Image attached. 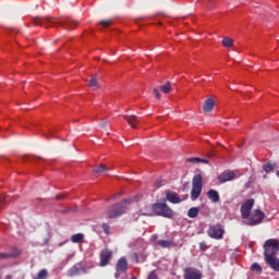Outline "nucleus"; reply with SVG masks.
I'll return each instance as SVG.
<instances>
[{"mask_svg":"<svg viewBox=\"0 0 279 279\" xmlns=\"http://www.w3.org/2000/svg\"><path fill=\"white\" fill-rule=\"evenodd\" d=\"M151 210L156 216L171 219L174 217V210L166 203H154Z\"/></svg>","mask_w":279,"mask_h":279,"instance_id":"f257e3e1","label":"nucleus"},{"mask_svg":"<svg viewBox=\"0 0 279 279\" xmlns=\"http://www.w3.org/2000/svg\"><path fill=\"white\" fill-rule=\"evenodd\" d=\"M126 213V199L111 205L107 208V216L109 219H116Z\"/></svg>","mask_w":279,"mask_h":279,"instance_id":"f03ea898","label":"nucleus"},{"mask_svg":"<svg viewBox=\"0 0 279 279\" xmlns=\"http://www.w3.org/2000/svg\"><path fill=\"white\" fill-rule=\"evenodd\" d=\"M203 192V175L195 174L192 179V190H191V199L193 202L197 201Z\"/></svg>","mask_w":279,"mask_h":279,"instance_id":"7ed1b4c3","label":"nucleus"},{"mask_svg":"<svg viewBox=\"0 0 279 279\" xmlns=\"http://www.w3.org/2000/svg\"><path fill=\"white\" fill-rule=\"evenodd\" d=\"M264 258L270 256H277L279 254V240L268 239L263 244Z\"/></svg>","mask_w":279,"mask_h":279,"instance_id":"20e7f679","label":"nucleus"},{"mask_svg":"<svg viewBox=\"0 0 279 279\" xmlns=\"http://www.w3.org/2000/svg\"><path fill=\"white\" fill-rule=\"evenodd\" d=\"M265 213L262 209H255L245 221L246 226L255 227L260 225L265 219Z\"/></svg>","mask_w":279,"mask_h":279,"instance_id":"39448f33","label":"nucleus"},{"mask_svg":"<svg viewBox=\"0 0 279 279\" xmlns=\"http://www.w3.org/2000/svg\"><path fill=\"white\" fill-rule=\"evenodd\" d=\"M207 233L211 239L221 240L225 235V228L220 223L210 225Z\"/></svg>","mask_w":279,"mask_h":279,"instance_id":"423d86ee","label":"nucleus"},{"mask_svg":"<svg viewBox=\"0 0 279 279\" xmlns=\"http://www.w3.org/2000/svg\"><path fill=\"white\" fill-rule=\"evenodd\" d=\"M254 205H255L254 198H248L241 205L242 219H248L251 217Z\"/></svg>","mask_w":279,"mask_h":279,"instance_id":"0eeeda50","label":"nucleus"},{"mask_svg":"<svg viewBox=\"0 0 279 279\" xmlns=\"http://www.w3.org/2000/svg\"><path fill=\"white\" fill-rule=\"evenodd\" d=\"M113 257V252L109 248H102L99 254V266L106 267L110 264L111 259Z\"/></svg>","mask_w":279,"mask_h":279,"instance_id":"6e6552de","label":"nucleus"},{"mask_svg":"<svg viewBox=\"0 0 279 279\" xmlns=\"http://www.w3.org/2000/svg\"><path fill=\"white\" fill-rule=\"evenodd\" d=\"M129 267V263L126 257H121L118 259L117 264H116V274L114 277L118 279L120 277V274L126 272Z\"/></svg>","mask_w":279,"mask_h":279,"instance_id":"1a4fd4ad","label":"nucleus"},{"mask_svg":"<svg viewBox=\"0 0 279 279\" xmlns=\"http://www.w3.org/2000/svg\"><path fill=\"white\" fill-rule=\"evenodd\" d=\"M236 179V173L232 170H225L218 175V181L220 183H227L234 181Z\"/></svg>","mask_w":279,"mask_h":279,"instance_id":"9d476101","label":"nucleus"},{"mask_svg":"<svg viewBox=\"0 0 279 279\" xmlns=\"http://www.w3.org/2000/svg\"><path fill=\"white\" fill-rule=\"evenodd\" d=\"M81 272L85 274L86 268L84 266H82L81 263H77L68 269L66 276L70 278H73V277L78 276Z\"/></svg>","mask_w":279,"mask_h":279,"instance_id":"9b49d317","label":"nucleus"},{"mask_svg":"<svg viewBox=\"0 0 279 279\" xmlns=\"http://www.w3.org/2000/svg\"><path fill=\"white\" fill-rule=\"evenodd\" d=\"M264 260L274 271L279 272V257L277 255L264 257Z\"/></svg>","mask_w":279,"mask_h":279,"instance_id":"f8f14e48","label":"nucleus"},{"mask_svg":"<svg viewBox=\"0 0 279 279\" xmlns=\"http://www.w3.org/2000/svg\"><path fill=\"white\" fill-rule=\"evenodd\" d=\"M35 26H44L46 28L50 27L53 24V21L49 17H35L33 20Z\"/></svg>","mask_w":279,"mask_h":279,"instance_id":"ddd939ff","label":"nucleus"},{"mask_svg":"<svg viewBox=\"0 0 279 279\" xmlns=\"http://www.w3.org/2000/svg\"><path fill=\"white\" fill-rule=\"evenodd\" d=\"M124 121H126V123L133 129L136 130L137 129V124H140V120L138 117L135 114H131V116H123L122 117Z\"/></svg>","mask_w":279,"mask_h":279,"instance_id":"4468645a","label":"nucleus"},{"mask_svg":"<svg viewBox=\"0 0 279 279\" xmlns=\"http://www.w3.org/2000/svg\"><path fill=\"white\" fill-rule=\"evenodd\" d=\"M184 279H202V274L192 268L184 269Z\"/></svg>","mask_w":279,"mask_h":279,"instance_id":"2eb2a0df","label":"nucleus"},{"mask_svg":"<svg viewBox=\"0 0 279 279\" xmlns=\"http://www.w3.org/2000/svg\"><path fill=\"white\" fill-rule=\"evenodd\" d=\"M166 198L169 203L174 204V205L180 204L182 202L179 194L175 192H171V191L166 193Z\"/></svg>","mask_w":279,"mask_h":279,"instance_id":"dca6fc26","label":"nucleus"},{"mask_svg":"<svg viewBox=\"0 0 279 279\" xmlns=\"http://www.w3.org/2000/svg\"><path fill=\"white\" fill-rule=\"evenodd\" d=\"M215 106H216V100L214 98H208L204 102L203 111L205 113H209L215 109Z\"/></svg>","mask_w":279,"mask_h":279,"instance_id":"f3484780","label":"nucleus"},{"mask_svg":"<svg viewBox=\"0 0 279 279\" xmlns=\"http://www.w3.org/2000/svg\"><path fill=\"white\" fill-rule=\"evenodd\" d=\"M58 24L62 27H66L69 29H73L77 26L76 21H72L71 19H64L58 22Z\"/></svg>","mask_w":279,"mask_h":279,"instance_id":"a211bd4d","label":"nucleus"},{"mask_svg":"<svg viewBox=\"0 0 279 279\" xmlns=\"http://www.w3.org/2000/svg\"><path fill=\"white\" fill-rule=\"evenodd\" d=\"M207 197L211 203H219L220 202V194L217 190L210 189L207 192Z\"/></svg>","mask_w":279,"mask_h":279,"instance_id":"6ab92c4d","label":"nucleus"},{"mask_svg":"<svg viewBox=\"0 0 279 279\" xmlns=\"http://www.w3.org/2000/svg\"><path fill=\"white\" fill-rule=\"evenodd\" d=\"M187 162L193 163V165H198V163H205L208 165L209 160L206 158H201V157H191L186 159Z\"/></svg>","mask_w":279,"mask_h":279,"instance_id":"aec40b11","label":"nucleus"},{"mask_svg":"<svg viewBox=\"0 0 279 279\" xmlns=\"http://www.w3.org/2000/svg\"><path fill=\"white\" fill-rule=\"evenodd\" d=\"M108 171H109V169L104 163H100L94 168V173H96V174H99V173L107 174Z\"/></svg>","mask_w":279,"mask_h":279,"instance_id":"412c9836","label":"nucleus"},{"mask_svg":"<svg viewBox=\"0 0 279 279\" xmlns=\"http://www.w3.org/2000/svg\"><path fill=\"white\" fill-rule=\"evenodd\" d=\"M221 44L225 48L231 49L234 46V39L231 37H223Z\"/></svg>","mask_w":279,"mask_h":279,"instance_id":"4be33fe9","label":"nucleus"},{"mask_svg":"<svg viewBox=\"0 0 279 279\" xmlns=\"http://www.w3.org/2000/svg\"><path fill=\"white\" fill-rule=\"evenodd\" d=\"M198 215H199V208L198 207H191L187 210V217L191 218V219L197 218Z\"/></svg>","mask_w":279,"mask_h":279,"instance_id":"5701e85b","label":"nucleus"},{"mask_svg":"<svg viewBox=\"0 0 279 279\" xmlns=\"http://www.w3.org/2000/svg\"><path fill=\"white\" fill-rule=\"evenodd\" d=\"M84 233H74L71 235V242L74 244L81 243L84 240Z\"/></svg>","mask_w":279,"mask_h":279,"instance_id":"b1692460","label":"nucleus"},{"mask_svg":"<svg viewBox=\"0 0 279 279\" xmlns=\"http://www.w3.org/2000/svg\"><path fill=\"white\" fill-rule=\"evenodd\" d=\"M88 87L94 88V90L100 89V85L97 77H92L88 82Z\"/></svg>","mask_w":279,"mask_h":279,"instance_id":"393cba45","label":"nucleus"},{"mask_svg":"<svg viewBox=\"0 0 279 279\" xmlns=\"http://www.w3.org/2000/svg\"><path fill=\"white\" fill-rule=\"evenodd\" d=\"M17 256H19V254L0 252V260L15 258Z\"/></svg>","mask_w":279,"mask_h":279,"instance_id":"a878e982","label":"nucleus"},{"mask_svg":"<svg viewBox=\"0 0 279 279\" xmlns=\"http://www.w3.org/2000/svg\"><path fill=\"white\" fill-rule=\"evenodd\" d=\"M159 89H160V92H161L162 94H170V92H171V89H172V84H171V82H167L166 85H161V86L159 87Z\"/></svg>","mask_w":279,"mask_h":279,"instance_id":"bb28decb","label":"nucleus"},{"mask_svg":"<svg viewBox=\"0 0 279 279\" xmlns=\"http://www.w3.org/2000/svg\"><path fill=\"white\" fill-rule=\"evenodd\" d=\"M49 276V272L46 268H43L40 269L38 272H37V276L34 278V279H47Z\"/></svg>","mask_w":279,"mask_h":279,"instance_id":"cd10ccee","label":"nucleus"},{"mask_svg":"<svg viewBox=\"0 0 279 279\" xmlns=\"http://www.w3.org/2000/svg\"><path fill=\"white\" fill-rule=\"evenodd\" d=\"M276 163L275 162H267L263 166V169L266 173H270L275 170Z\"/></svg>","mask_w":279,"mask_h":279,"instance_id":"c85d7f7f","label":"nucleus"},{"mask_svg":"<svg viewBox=\"0 0 279 279\" xmlns=\"http://www.w3.org/2000/svg\"><path fill=\"white\" fill-rule=\"evenodd\" d=\"M157 244L162 247V248H170L171 245H172V242L171 241H168V240H158L157 241Z\"/></svg>","mask_w":279,"mask_h":279,"instance_id":"c756f323","label":"nucleus"},{"mask_svg":"<svg viewBox=\"0 0 279 279\" xmlns=\"http://www.w3.org/2000/svg\"><path fill=\"white\" fill-rule=\"evenodd\" d=\"M251 270L256 271L257 274H262L263 272V267L259 263H253L252 266H251Z\"/></svg>","mask_w":279,"mask_h":279,"instance_id":"7c9ffc66","label":"nucleus"},{"mask_svg":"<svg viewBox=\"0 0 279 279\" xmlns=\"http://www.w3.org/2000/svg\"><path fill=\"white\" fill-rule=\"evenodd\" d=\"M112 25V20H101L98 22V26H102L105 28H108Z\"/></svg>","mask_w":279,"mask_h":279,"instance_id":"2f4dec72","label":"nucleus"},{"mask_svg":"<svg viewBox=\"0 0 279 279\" xmlns=\"http://www.w3.org/2000/svg\"><path fill=\"white\" fill-rule=\"evenodd\" d=\"M101 228H102V230H104L105 234H107V235H109V234H110L111 227H110V225H109V223L104 222V223L101 225Z\"/></svg>","mask_w":279,"mask_h":279,"instance_id":"473e14b6","label":"nucleus"},{"mask_svg":"<svg viewBox=\"0 0 279 279\" xmlns=\"http://www.w3.org/2000/svg\"><path fill=\"white\" fill-rule=\"evenodd\" d=\"M147 279H159L156 270H151L149 275L147 276Z\"/></svg>","mask_w":279,"mask_h":279,"instance_id":"72a5a7b5","label":"nucleus"},{"mask_svg":"<svg viewBox=\"0 0 279 279\" xmlns=\"http://www.w3.org/2000/svg\"><path fill=\"white\" fill-rule=\"evenodd\" d=\"M153 93L155 94L156 99H161V94H160V92H159L158 88H154V89H153Z\"/></svg>","mask_w":279,"mask_h":279,"instance_id":"f704fd0d","label":"nucleus"},{"mask_svg":"<svg viewBox=\"0 0 279 279\" xmlns=\"http://www.w3.org/2000/svg\"><path fill=\"white\" fill-rule=\"evenodd\" d=\"M199 250H201V251L207 250V242H206V241H202V242L199 243Z\"/></svg>","mask_w":279,"mask_h":279,"instance_id":"c9c22d12","label":"nucleus"},{"mask_svg":"<svg viewBox=\"0 0 279 279\" xmlns=\"http://www.w3.org/2000/svg\"><path fill=\"white\" fill-rule=\"evenodd\" d=\"M109 122L107 120H102V122L100 123V126L102 129H106L108 126Z\"/></svg>","mask_w":279,"mask_h":279,"instance_id":"e433bc0d","label":"nucleus"},{"mask_svg":"<svg viewBox=\"0 0 279 279\" xmlns=\"http://www.w3.org/2000/svg\"><path fill=\"white\" fill-rule=\"evenodd\" d=\"M64 198V195L63 194H58L56 195V199L60 201V199H63Z\"/></svg>","mask_w":279,"mask_h":279,"instance_id":"4c0bfd02","label":"nucleus"},{"mask_svg":"<svg viewBox=\"0 0 279 279\" xmlns=\"http://www.w3.org/2000/svg\"><path fill=\"white\" fill-rule=\"evenodd\" d=\"M7 202H8V198H7V197H1V198H0V204L3 205V204H5Z\"/></svg>","mask_w":279,"mask_h":279,"instance_id":"58836bf2","label":"nucleus"},{"mask_svg":"<svg viewBox=\"0 0 279 279\" xmlns=\"http://www.w3.org/2000/svg\"><path fill=\"white\" fill-rule=\"evenodd\" d=\"M4 279H13L12 275H7Z\"/></svg>","mask_w":279,"mask_h":279,"instance_id":"ea45409f","label":"nucleus"},{"mask_svg":"<svg viewBox=\"0 0 279 279\" xmlns=\"http://www.w3.org/2000/svg\"><path fill=\"white\" fill-rule=\"evenodd\" d=\"M155 187H160L159 182H156V183H155Z\"/></svg>","mask_w":279,"mask_h":279,"instance_id":"a19ab883","label":"nucleus"},{"mask_svg":"<svg viewBox=\"0 0 279 279\" xmlns=\"http://www.w3.org/2000/svg\"><path fill=\"white\" fill-rule=\"evenodd\" d=\"M131 279H137V277L136 276H132Z\"/></svg>","mask_w":279,"mask_h":279,"instance_id":"79ce46f5","label":"nucleus"}]
</instances>
